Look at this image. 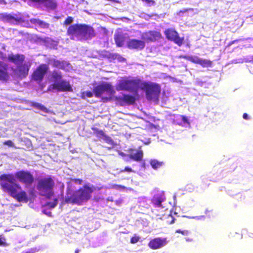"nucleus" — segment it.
<instances>
[{
  "mask_svg": "<svg viewBox=\"0 0 253 253\" xmlns=\"http://www.w3.org/2000/svg\"><path fill=\"white\" fill-rule=\"evenodd\" d=\"M0 186L3 192L8 193L18 202H28V198L26 192L22 190L21 186L16 183L15 177L13 174H1Z\"/></svg>",
  "mask_w": 253,
  "mask_h": 253,
  "instance_id": "1",
  "label": "nucleus"
},
{
  "mask_svg": "<svg viewBox=\"0 0 253 253\" xmlns=\"http://www.w3.org/2000/svg\"><path fill=\"white\" fill-rule=\"evenodd\" d=\"M95 190L94 186L84 185L83 187L72 192H68L65 199V202L72 205H82L83 203L89 200L92 192Z\"/></svg>",
  "mask_w": 253,
  "mask_h": 253,
  "instance_id": "2",
  "label": "nucleus"
},
{
  "mask_svg": "<svg viewBox=\"0 0 253 253\" xmlns=\"http://www.w3.org/2000/svg\"><path fill=\"white\" fill-rule=\"evenodd\" d=\"M140 89L144 90L148 100L158 99L161 93V86L156 83L142 82Z\"/></svg>",
  "mask_w": 253,
  "mask_h": 253,
  "instance_id": "3",
  "label": "nucleus"
},
{
  "mask_svg": "<svg viewBox=\"0 0 253 253\" xmlns=\"http://www.w3.org/2000/svg\"><path fill=\"white\" fill-rule=\"evenodd\" d=\"M142 84L139 79L122 80L118 84L116 89L118 91L126 90L137 93Z\"/></svg>",
  "mask_w": 253,
  "mask_h": 253,
  "instance_id": "4",
  "label": "nucleus"
},
{
  "mask_svg": "<svg viewBox=\"0 0 253 253\" xmlns=\"http://www.w3.org/2000/svg\"><path fill=\"white\" fill-rule=\"evenodd\" d=\"M93 92L95 96L97 98L101 97L104 92H106L110 95H113L115 92L113 85L110 83L106 82L102 83L94 87Z\"/></svg>",
  "mask_w": 253,
  "mask_h": 253,
  "instance_id": "5",
  "label": "nucleus"
},
{
  "mask_svg": "<svg viewBox=\"0 0 253 253\" xmlns=\"http://www.w3.org/2000/svg\"><path fill=\"white\" fill-rule=\"evenodd\" d=\"M55 183L51 177L40 179L37 182V189L39 193L45 192L53 190Z\"/></svg>",
  "mask_w": 253,
  "mask_h": 253,
  "instance_id": "6",
  "label": "nucleus"
},
{
  "mask_svg": "<svg viewBox=\"0 0 253 253\" xmlns=\"http://www.w3.org/2000/svg\"><path fill=\"white\" fill-rule=\"evenodd\" d=\"M14 176L20 182L25 184L26 186H31L34 181L33 175L28 171L22 170L17 171Z\"/></svg>",
  "mask_w": 253,
  "mask_h": 253,
  "instance_id": "7",
  "label": "nucleus"
},
{
  "mask_svg": "<svg viewBox=\"0 0 253 253\" xmlns=\"http://www.w3.org/2000/svg\"><path fill=\"white\" fill-rule=\"evenodd\" d=\"M164 34L168 40L173 42L179 46H181L184 42V37H180L178 32L174 29H166L164 31Z\"/></svg>",
  "mask_w": 253,
  "mask_h": 253,
  "instance_id": "8",
  "label": "nucleus"
},
{
  "mask_svg": "<svg viewBox=\"0 0 253 253\" xmlns=\"http://www.w3.org/2000/svg\"><path fill=\"white\" fill-rule=\"evenodd\" d=\"M48 69V66L46 64L40 65L33 72L32 75V80L37 83H41Z\"/></svg>",
  "mask_w": 253,
  "mask_h": 253,
  "instance_id": "9",
  "label": "nucleus"
},
{
  "mask_svg": "<svg viewBox=\"0 0 253 253\" xmlns=\"http://www.w3.org/2000/svg\"><path fill=\"white\" fill-rule=\"evenodd\" d=\"M49 88L52 90H56L58 92H72L73 90L70 82L65 80H62L59 82L52 84Z\"/></svg>",
  "mask_w": 253,
  "mask_h": 253,
  "instance_id": "10",
  "label": "nucleus"
},
{
  "mask_svg": "<svg viewBox=\"0 0 253 253\" xmlns=\"http://www.w3.org/2000/svg\"><path fill=\"white\" fill-rule=\"evenodd\" d=\"M83 27V24H75L70 26L67 30V35L71 40H74L75 37L81 38Z\"/></svg>",
  "mask_w": 253,
  "mask_h": 253,
  "instance_id": "11",
  "label": "nucleus"
},
{
  "mask_svg": "<svg viewBox=\"0 0 253 253\" xmlns=\"http://www.w3.org/2000/svg\"><path fill=\"white\" fill-rule=\"evenodd\" d=\"M30 67V63L25 62L16 66L15 69L14 70V73L20 79L25 78L29 74Z\"/></svg>",
  "mask_w": 253,
  "mask_h": 253,
  "instance_id": "12",
  "label": "nucleus"
},
{
  "mask_svg": "<svg viewBox=\"0 0 253 253\" xmlns=\"http://www.w3.org/2000/svg\"><path fill=\"white\" fill-rule=\"evenodd\" d=\"M180 57L190 61L193 63L200 64L204 68L211 67L212 65L211 61L208 59H201L197 56L183 55H180Z\"/></svg>",
  "mask_w": 253,
  "mask_h": 253,
  "instance_id": "13",
  "label": "nucleus"
},
{
  "mask_svg": "<svg viewBox=\"0 0 253 253\" xmlns=\"http://www.w3.org/2000/svg\"><path fill=\"white\" fill-rule=\"evenodd\" d=\"M127 152L128 153L127 156L131 160L135 162H141L143 160L144 154L141 146L137 150L132 148H128Z\"/></svg>",
  "mask_w": 253,
  "mask_h": 253,
  "instance_id": "14",
  "label": "nucleus"
},
{
  "mask_svg": "<svg viewBox=\"0 0 253 253\" xmlns=\"http://www.w3.org/2000/svg\"><path fill=\"white\" fill-rule=\"evenodd\" d=\"M0 19L4 22H7L12 24L22 23L24 21L23 18L17 15L13 16L10 14L2 13L0 15Z\"/></svg>",
  "mask_w": 253,
  "mask_h": 253,
  "instance_id": "15",
  "label": "nucleus"
},
{
  "mask_svg": "<svg viewBox=\"0 0 253 253\" xmlns=\"http://www.w3.org/2000/svg\"><path fill=\"white\" fill-rule=\"evenodd\" d=\"M162 38L160 32L156 31H149L143 33L142 39L147 42H154Z\"/></svg>",
  "mask_w": 253,
  "mask_h": 253,
  "instance_id": "16",
  "label": "nucleus"
},
{
  "mask_svg": "<svg viewBox=\"0 0 253 253\" xmlns=\"http://www.w3.org/2000/svg\"><path fill=\"white\" fill-rule=\"evenodd\" d=\"M96 36L93 28L90 26L83 24L81 39L85 40L91 39Z\"/></svg>",
  "mask_w": 253,
  "mask_h": 253,
  "instance_id": "17",
  "label": "nucleus"
},
{
  "mask_svg": "<svg viewBox=\"0 0 253 253\" xmlns=\"http://www.w3.org/2000/svg\"><path fill=\"white\" fill-rule=\"evenodd\" d=\"M126 45L130 49L142 50L145 46V42L144 41L133 39L129 40Z\"/></svg>",
  "mask_w": 253,
  "mask_h": 253,
  "instance_id": "18",
  "label": "nucleus"
},
{
  "mask_svg": "<svg viewBox=\"0 0 253 253\" xmlns=\"http://www.w3.org/2000/svg\"><path fill=\"white\" fill-rule=\"evenodd\" d=\"M167 242L166 238H155L149 241L148 246L152 250H156L164 246Z\"/></svg>",
  "mask_w": 253,
  "mask_h": 253,
  "instance_id": "19",
  "label": "nucleus"
},
{
  "mask_svg": "<svg viewBox=\"0 0 253 253\" xmlns=\"http://www.w3.org/2000/svg\"><path fill=\"white\" fill-rule=\"evenodd\" d=\"M117 100L121 106L131 105L135 103L136 99L132 95L124 94L122 97L117 98Z\"/></svg>",
  "mask_w": 253,
  "mask_h": 253,
  "instance_id": "20",
  "label": "nucleus"
},
{
  "mask_svg": "<svg viewBox=\"0 0 253 253\" xmlns=\"http://www.w3.org/2000/svg\"><path fill=\"white\" fill-rule=\"evenodd\" d=\"M7 60L9 62L15 64L16 66H18V65H20V64H22L25 62V56L22 54H14L11 53L8 55Z\"/></svg>",
  "mask_w": 253,
  "mask_h": 253,
  "instance_id": "21",
  "label": "nucleus"
},
{
  "mask_svg": "<svg viewBox=\"0 0 253 253\" xmlns=\"http://www.w3.org/2000/svg\"><path fill=\"white\" fill-rule=\"evenodd\" d=\"M9 79L8 65L0 61V81L6 82Z\"/></svg>",
  "mask_w": 253,
  "mask_h": 253,
  "instance_id": "22",
  "label": "nucleus"
},
{
  "mask_svg": "<svg viewBox=\"0 0 253 253\" xmlns=\"http://www.w3.org/2000/svg\"><path fill=\"white\" fill-rule=\"evenodd\" d=\"M114 39L117 47H120L124 45L126 41V37L122 33H116L114 36Z\"/></svg>",
  "mask_w": 253,
  "mask_h": 253,
  "instance_id": "23",
  "label": "nucleus"
},
{
  "mask_svg": "<svg viewBox=\"0 0 253 253\" xmlns=\"http://www.w3.org/2000/svg\"><path fill=\"white\" fill-rule=\"evenodd\" d=\"M165 200L164 196L162 195H156L152 199V204L156 207H160L162 206V203Z\"/></svg>",
  "mask_w": 253,
  "mask_h": 253,
  "instance_id": "24",
  "label": "nucleus"
},
{
  "mask_svg": "<svg viewBox=\"0 0 253 253\" xmlns=\"http://www.w3.org/2000/svg\"><path fill=\"white\" fill-rule=\"evenodd\" d=\"M69 63H67L66 62L63 61L54 60L52 65L54 67L59 68L61 69H65L67 65Z\"/></svg>",
  "mask_w": 253,
  "mask_h": 253,
  "instance_id": "25",
  "label": "nucleus"
},
{
  "mask_svg": "<svg viewBox=\"0 0 253 253\" xmlns=\"http://www.w3.org/2000/svg\"><path fill=\"white\" fill-rule=\"evenodd\" d=\"M150 164L153 169H156L163 166L164 164V163L162 161H159L156 159H151L150 161Z\"/></svg>",
  "mask_w": 253,
  "mask_h": 253,
  "instance_id": "26",
  "label": "nucleus"
},
{
  "mask_svg": "<svg viewBox=\"0 0 253 253\" xmlns=\"http://www.w3.org/2000/svg\"><path fill=\"white\" fill-rule=\"evenodd\" d=\"M31 106L44 113L48 112V110L44 106L39 103L32 102L31 103Z\"/></svg>",
  "mask_w": 253,
  "mask_h": 253,
  "instance_id": "27",
  "label": "nucleus"
},
{
  "mask_svg": "<svg viewBox=\"0 0 253 253\" xmlns=\"http://www.w3.org/2000/svg\"><path fill=\"white\" fill-rule=\"evenodd\" d=\"M44 5L50 9H55L57 7V3L55 0H46L43 3Z\"/></svg>",
  "mask_w": 253,
  "mask_h": 253,
  "instance_id": "28",
  "label": "nucleus"
},
{
  "mask_svg": "<svg viewBox=\"0 0 253 253\" xmlns=\"http://www.w3.org/2000/svg\"><path fill=\"white\" fill-rule=\"evenodd\" d=\"M51 77L54 82H57L61 80L62 75L61 72L53 70L51 74Z\"/></svg>",
  "mask_w": 253,
  "mask_h": 253,
  "instance_id": "29",
  "label": "nucleus"
},
{
  "mask_svg": "<svg viewBox=\"0 0 253 253\" xmlns=\"http://www.w3.org/2000/svg\"><path fill=\"white\" fill-rule=\"evenodd\" d=\"M57 204H58V199L57 198H54L53 199V202H47L45 205V206L48 207L50 209H52V208H55L57 205Z\"/></svg>",
  "mask_w": 253,
  "mask_h": 253,
  "instance_id": "30",
  "label": "nucleus"
},
{
  "mask_svg": "<svg viewBox=\"0 0 253 253\" xmlns=\"http://www.w3.org/2000/svg\"><path fill=\"white\" fill-rule=\"evenodd\" d=\"M40 194L42 196L45 197L48 199H50L51 197L54 195V191L53 190H51V191L40 193Z\"/></svg>",
  "mask_w": 253,
  "mask_h": 253,
  "instance_id": "31",
  "label": "nucleus"
},
{
  "mask_svg": "<svg viewBox=\"0 0 253 253\" xmlns=\"http://www.w3.org/2000/svg\"><path fill=\"white\" fill-rule=\"evenodd\" d=\"M92 129L93 130L97 136H101L103 138L106 135L103 130H99L97 128L93 127L92 128Z\"/></svg>",
  "mask_w": 253,
  "mask_h": 253,
  "instance_id": "32",
  "label": "nucleus"
},
{
  "mask_svg": "<svg viewBox=\"0 0 253 253\" xmlns=\"http://www.w3.org/2000/svg\"><path fill=\"white\" fill-rule=\"evenodd\" d=\"M93 96V93L90 91H87L85 92H83L82 94V98L83 99H85V98L88 97L90 98Z\"/></svg>",
  "mask_w": 253,
  "mask_h": 253,
  "instance_id": "33",
  "label": "nucleus"
},
{
  "mask_svg": "<svg viewBox=\"0 0 253 253\" xmlns=\"http://www.w3.org/2000/svg\"><path fill=\"white\" fill-rule=\"evenodd\" d=\"M103 139L105 142L109 144L112 145L114 144V141L113 139L106 134L103 137Z\"/></svg>",
  "mask_w": 253,
  "mask_h": 253,
  "instance_id": "34",
  "label": "nucleus"
},
{
  "mask_svg": "<svg viewBox=\"0 0 253 253\" xmlns=\"http://www.w3.org/2000/svg\"><path fill=\"white\" fill-rule=\"evenodd\" d=\"M73 20L74 19L72 17L68 16L64 21L63 25L65 26L69 25L73 23Z\"/></svg>",
  "mask_w": 253,
  "mask_h": 253,
  "instance_id": "35",
  "label": "nucleus"
},
{
  "mask_svg": "<svg viewBox=\"0 0 253 253\" xmlns=\"http://www.w3.org/2000/svg\"><path fill=\"white\" fill-rule=\"evenodd\" d=\"M118 56V53H109L107 55V57L110 60H114L117 59V56Z\"/></svg>",
  "mask_w": 253,
  "mask_h": 253,
  "instance_id": "36",
  "label": "nucleus"
},
{
  "mask_svg": "<svg viewBox=\"0 0 253 253\" xmlns=\"http://www.w3.org/2000/svg\"><path fill=\"white\" fill-rule=\"evenodd\" d=\"M7 246H8V244L6 242L5 238L0 235V246L6 247Z\"/></svg>",
  "mask_w": 253,
  "mask_h": 253,
  "instance_id": "37",
  "label": "nucleus"
},
{
  "mask_svg": "<svg viewBox=\"0 0 253 253\" xmlns=\"http://www.w3.org/2000/svg\"><path fill=\"white\" fill-rule=\"evenodd\" d=\"M175 232L177 233H180V234H182L183 235H184V236H187L190 233L189 231L188 230H181L180 229H177V230H176L175 231Z\"/></svg>",
  "mask_w": 253,
  "mask_h": 253,
  "instance_id": "38",
  "label": "nucleus"
},
{
  "mask_svg": "<svg viewBox=\"0 0 253 253\" xmlns=\"http://www.w3.org/2000/svg\"><path fill=\"white\" fill-rule=\"evenodd\" d=\"M140 239V237L136 235H134L133 237H132L130 239V243L131 244L136 243L139 241Z\"/></svg>",
  "mask_w": 253,
  "mask_h": 253,
  "instance_id": "39",
  "label": "nucleus"
},
{
  "mask_svg": "<svg viewBox=\"0 0 253 253\" xmlns=\"http://www.w3.org/2000/svg\"><path fill=\"white\" fill-rule=\"evenodd\" d=\"M41 28L45 29L48 28L49 27V24L46 22H44L42 20H41L40 24L39 25Z\"/></svg>",
  "mask_w": 253,
  "mask_h": 253,
  "instance_id": "40",
  "label": "nucleus"
},
{
  "mask_svg": "<svg viewBox=\"0 0 253 253\" xmlns=\"http://www.w3.org/2000/svg\"><path fill=\"white\" fill-rule=\"evenodd\" d=\"M3 144L7 145L9 147H14V143L10 140L4 141L3 142Z\"/></svg>",
  "mask_w": 253,
  "mask_h": 253,
  "instance_id": "41",
  "label": "nucleus"
},
{
  "mask_svg": "<svg viewBox=\"0 0 253 253\" xmlns=\"http://www.w3.org/2000/svg\"><path fill=\"white\" fill-rule=\"evenodd\" d=\"M41 20L36 18H32L30 20V22L35 25H39Z\"/></svg>",
  "mask_w": 253,
  "mask_h": 253,
  "instance_id": "42",
  "label": "nucleus"
},
{
  "mask_svg": "<svg viewBox=\"0 0 253 253\" xmlns=\"http://www.w3.org/2000/svg\"><path fill=\"white\" fill-rule=\"evenodd\" d=\"M124 171H127V172H132L133 170L131 168L126 167H125V168L124 169H122L120 170V172H124Z\"/></svg>",
  "mask_w": 253,
  "mask_h": 253,
  "instance_id": "43",
  "label": "nucleus"
},
{
  "mask_svg": "<svg viewBox=\"0 0 253 253\" xmlns=\"http://www.w3.org/2000/svg\"><path fill=\"white\" fill-rule=\"evenodd\" d=\"M71 180L72 181L78 183L79 184H81L83 183V180L79 178H74L72 179Z\"/></svg>",
  "mask_w": 253,
  "mask_h": 253,
  "instance_id": "44",
  "label": "nucleus"
},
{
  "mask_svg": "<svg viewBox=\"0 0 253 253\" xmlns=\"http://www.w3.org/2000/svg\"><path fill=\"white\" fill-rule=\"evenodd\" d=\"M111 99V97H103L101 98L102 101L104 103L110 101Z\"/></svg>",
  "mask_w": 253,
  "mask_h": 253,
  "instance_id": "45",
  "label": "nucleus"
},
{
  "mask_svg": "<svg viewBox=\"0 0 253 253\" xmlns=\"http://www.w3.org/2000/svg\"><path fill=\"white\" fill-rule=\"evenodd\" d=\"M181 120L184 123L189 124V122L187 118L183 115L181 116Z\"/></svg>",
  "mask_w": 253,
  "mask_h": 253,
  "instance_id": "46",
  "label": "nucleus"
},
{
  "mask_svg": "<svg viewBox=\"0 0 253 253\" xmlns=\"http://www.w3.org/2000/svg\"><path fill=\"white\" fill-rule=\"evenodd\" d=\"M113 187L117 189H125L126 188L125 186H124L117 185V184L114 185L113 186Z\"/></svg>",
  "mask_w": 253,
  "mask_h": 253,
  "instance_id": "47",
  "label": "nucleus"
},
{
  "mask_svg": "<svg viewBox=\"0 0 253 253\" xmlns=\"http://www.w3.org/2000/svg\"><path fill=\"white\" fill-rule=\"evenodd\" d=\"M192 10H193L192 8H185V9H184L182 10H180L178 12V14L184 13L187 12H188L189 11H192Z\"/></svg>",
  "mask_w": 253,
  "mask_h": 253,
  "instance_id": "48",
  "label": "nucleus"
},
{
  "mask_svg": "<svg viewBox=\"0 0 253 253\" xmlns=\"http://www.w3.org/2000/svg\"><path fill=\"white\" fill-rule=\"evenodd\" d=\"M116 59H117L119 61H121V62L126 61V59L125 58L123 57L122 56H121L119 54H118V56H117Z\"/></svg>",
  "mask_w": 253,
  "mask_h": 253,
  "instance_id": "49",
  "label": "nucleus"
},
{
  "mask_svg": "<svg viewBox=\"0 0 253 253\" xmlns=\"http://www.w3.org/2000/svg\"><path fill=\"white\" fill-rule=\"evenodd\" d=\"M170 217L171 218V220L168 221L169 224H172L174 222L175 218L171 216V215H169L168 218Z\"/></svg>",
  "mask_w": 253,
  "mask_h": 253,
  "instance_id": "50",
  "label": "nucleus"
},
{
  "mask_svg": "<svg viewBox=\"0 0 253 253\" xmlns=\"http://www.w3.org/2000/svg\"><path fill=\"white\" fill-rule=\"evenodd\" d=\"M243 117L245 120H249V116H248V114L247 113H244L243 114Z\"/></svg>",
  "mask_w": 253,
  "mask_h": 253,
  "instance_id": "51",
  "label": "nucleus"
},
{
  "mask_svg": "<svg viewBox=\"0 0 253 253\" xmlns=\"http://www.w3.org/2000/svg\"><path fill=\"white\" fill-rule=\"evenodd\" d=\"M143 1H145L147 3H155V1L153 0H142Z\"/></svg>",
  "mask_w": 253,
  "mask_h": 253,
  "instance_id": "52",
  "label": "nucleus"
},
{
  "mask_svg": "<svg viewBox=\"0 0 253 253\" xmlns=\"http://www.w3.org/2000/svg\"><path fill=\"white\" fill-rule=\"evenodd\" d=\"M185 240L186 241L188 242H191L193 241V239L192 238H186Z\"/></svg>",
  "mask_w": 253,
  "mask_h": 253,
  "instance_id": "53",
  "label": "nucleus"
},
{
  "mask_svg": "<svg viewBox=\"0 0 253 253\" xmlns=\"http://www.w3.org/2000/svg\"><path fill=\"white\" fill-rule=\"evenodd\" d=\"M80 252V250L78 249H77L75 251V253H79Z\"/></svg>",
  "mask_w": 253,
  "mask_h": 253,
  "instance_id": "54",
  "label": "nucleus"
},
{
  "mask_svg": "<svg viewBox=\"0 0 253 253\" xmlns=\"http://www.w3.org/2000/svg\"><path fill=\"white\" fill-rule=\"evenodd\" d=\"M0 55H3V53L1 51H0ZM1 57H2V56H1Z\"/></svg>",
  "mask_w": 253,
  "mask_h": 253,
  "instance_id": "55",
  "label": "nucleus"
},
{
  "mask_svg": "<svg viewBox=\"0 0 253 253\" xmlns=\"http://www.w3.org/2000/svg\"><path fill=\"white\" fill-rule=\"evenodd\" d=\"M122 156H124V155H125V154H122Z\"/></svg>",
  "mask_w": 253,
  "mask_h": 253,
  "instance_id": "56",
  "label": "nucleus"
}]
</instances>
